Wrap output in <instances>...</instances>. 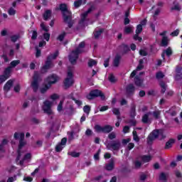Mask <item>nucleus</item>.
Here are the masks:
<instances>
[{"label": "nucleus", "mask_w": 182, "mask_h": 182, "mask_svg": "<svg viewBox=\"0 0 182 182\" xmlns=\"http://www.w3.org/2000/svg\"><path fill=\"white\" fill-rule=\"evenodd\" d=\"M151 114H152L151 112H149L142 116L141 122H142V123H144V124H151V119L149 118V116Z\"/></svg>", "instance_id": "nucleus-13"}, {"label": "nucleus", "mask_w": 182, "mask_h": 182, "mask_svg": "<svg viewBox=\"0 0 182 182\" xmlns=\"http://www.w3.org/2000/svg\"><path fill=\"white\" fill-rule=\"evenodd\" d=\"M97 65V61L96 60L90 59L88 60V66L89 68H93V66H96Z\"/></svg>", "instance_id": "nucleus-31"}, {"label": "nucleus", "mask_w": 182, "mask_h": 182, "mask_svg": "<svg viewBox=\"0 0 182 182\" xmlns=\"http://www.w3.org/2000/svg\"><path fill=\"white\" fill-rule=\"evenodd\" d=\"M82 2H83L82 0H76V1L74 2V6H75V8H79L80 6H81Z\"/></svg>", "instance_id": "nucleus-42"}, {"label": "nucleus", "mask_w": 182, "mask_h": 182, "mask_svg": "<svg viewBox=\"0 0 182 182\" xmlns=\"http://www.w3.org/2000/svg\"><path fill=\"white\" fill-rule=\"evenodd\" d=\"M91 107L89 105H85L83 107V112L86 113V114H89L90 113Z\"/></svg>", "instance_id": "nucleus-41"}, {"label": "nucleus", "mask_w": 182, "mask_h": 182, "mask_svg": "<svg viewBox=\"0 0 182 182\" xmlns=\"http://www.w3.org/2000/svg\"><path fill=\"white\" fill-rule=\"evenodd\" d=\"M12 86H14V80H9L4 86V91L6 92H9Z\"/></svg>", "instance_id": "nucleus-16"}, {"label": "nucleus", "mask_w": 182, "mask_h": 182, "mask_svg": "<svg viewBox=\"0 0 182 182\" xmlns=\"http://www.w3.org/2000/svg\"><path fill=\"white\" fill-rule=\"evenodd\" d=\"M103 32H105V28H100L99 31H94V37L95 39H99V38H100V36L102 35V33H103Z\"/></svg>", "instance_id": "nucleus-25"}, {"label": "nucleus", "mask_w": 182, "mask_h": 182, "mask_svg": "<svg viewBox=\"0 0 182 182\" xmlns=\"http://www.w3.org/2000/svg\"><path fill=\"white\" fill-rule=\"evenodd\" d=\"M41 29L44 31V32H49V26H45V23H41L40 25Z\"/></svg>", "instance_id": "nucleus-45"}, {"label": "nucleus", "mask_w": 182, "mask_h": 182, "mask_svg": "<svg viewBox=\"0 0 182 182\" xmlns=\"http://www.w3.org/2000/svg\"><path fill=\"white\" fill-rule=\"evenodd\" d=\"M120 60H122V55H120L119 53L116 54L112 62L113 66H114V68H119L120 65Z\"/></svg>", "instance_id": "nucleus-15"}, {"label": "nucleus", "mask_w": 182, "mask_h": 182, "mask_svg": "<svg viewBox=\"0 0 182 182\" xmlns=\"http://www.w3.org/2000/svg\"><path fill=\"white\" fill-rule=\"evenodd\" d=\"M96 97H100L101 100H106V95L100 90H92L88 95H86L87 100H93Z\"/></svg>", "instance_id": "nucleus-5"}, {"label": "nucleus", "mask_w": 182, "mask_h": 182, "mask_svg": "<svg viewBox=\"0 0 182 182\" xmlns=\"http://www.w3.org/2000/svg\"><path fill=\"white\" fill-rule=\"evenodd\" d=\"M82 53V50L79 48H76L75 50L72 51L70 55H69V62L71 65H76V62H77V59H79V55Z\"/></svg>", "instance_id": "nucleus-7"}, {"label": "nucleus", "mask_w": 182, "mask_h": 182, "mask_svg": "<svg viewBox=\"0 0 182 182\" xmlns=\"http://www.w3.org/2000/svg\"><path fill=\"white\" fill-rule=\"evenodd\" d=\"M176 143V139L171 138L168 141L166 142L164 149L165 150H168L173 147V144Z\"/></svg>", "instance_id": "nucleus-17"}, {"label": "nucleus", "mask_w": 182, "mask_h": 182, "mask_svg": "<svg viewBox=\"0 0 182 182\" xmlns=\"http://www.w3.org/2000/svg\"><path fill=\"white\" fill-rule=\"evenodd\" d=\"M68 156H71V157H74L75 159L80 157V153L76 151L68 152Z\"/></svg>", "instance_id": "nucleus-32"}, {"label": "nucleus", "mask_w": 182, "mask_h": 182, "mask_svg": "<svg viewBox=\"0 0 182 182\" xmlns=\"http://www.w3.org/2000/svg\"><path fill=\"white\" fill-rule=\"evenodd\" d=\"M132 134H133V139L135 141H136V142L140 141V138H139V136L137 135V132L136 131H133Z\"/></svg>", "instance_id": "nucleus-38"}, {"label": "nucleus", "mask_w": 182, "mask_h": 182, "mask_svg": "<svg viewBox=\"0 0 182 182\" xmlns=\"http://www.w3.org/2000/svg\"><path fill=\"white\" fill-rule=\"evenodd\" d=\"M57 110L58 112H62V110H63V101H60V103L58 105L57 107Z\"/></svg>", "instance_id": "nucleus-50"}, {"label": "nucleus", "mask_w": 182, "mask_h": 182, "mask_svg": "<svg viewBox=\"0 0 182 182\" xmlns=\"http://www.w3.org/2000/svg\"><path fill=\"white\" fill-rule=\"evenodd\" d=\"M122 147V143L120 141H112L107 144V149L113 150V151H119Z\"/></svg>", "instance_id": "nucleus-10"}, {"label": "nucleus", "mask_w": 182, "mask_h": 182, "mask_svg": "<svg viewBox=\"0 0 182 182\" xmlns=\"http://www.w3.org/2000/svg\"><path fill=\"white\" fill-rule=\"evenodd\" d=\"M58 56H59V50H56L53 54H50L47 56L45 65L41 68V73H46L49 69L55 67V64L52 62V59L55 60Z\"/></svg>", "instance_id": "nucleus-3"}, {"label": "nucleus", "mask_w": 182, "mask_h": 182, "mask_svg": "<svg viewBox=\"0 0 182 182\" xmlns=\"http://www.w3.org/2000/svg\"><path fill=\"white\" fill-rule=\"evenodd\" d=\"M19 63H21V60H14L10 63V65H11L10 67L11 68H16V66H18V65H19Z\"/></svg>", "instance_id": "nucleus-34"}, {"label": "nucleus", "mask_w": 182, "mask_h": 182, "mask_svg": "<svg viewBox=\"0 0 182 182\" xmlns=\"http://www.w3.org/2000/svg\"><path fill=\"white\" fill-rule=\"evenodd\" d=\"M51 100H58L59 99V95L58 94H53L50 96Z\"/></svg>", "instance_id": "nucleus-60"}, {"label": "nucleus", "mask_w": 182, "mask_h": 182, "mask_svg": "<svg viewBox=\"0 0 182 182\" xmlns=\"http://www.w3.org/2000/svg\"><path fill=\"white\" fill-rule=\"evenodd\" d=\"M59 9L62 12L63 21L64 23L68 25V28L71 29L75 25V20L72 16V11L68 9V5L66 4H60L59 6Z\"/></svg>", "instance_id": "nucleus-1"}, {"label": "nucleus", "mask_w": 182, "mask_h": 182, "mask_svg": "<svg viewBox=\"0 0 182 182\" xmlns=\"http://www.w3.org/2000/svg\"><path fill=\"white\" fill-rule=\"evenodd\" d=\"M43 39L46 41V42H49L50 39V33L46 32L43 34Z\"/></svg>", "instance_id": "nucleus-37"}, {"label": "nucleus", "mask_w": 182, "mask_h": 182, "mask_svg": "<svg viewBox=\"0 0 182 182\" xmlns=\"http://www.w3.org/2000/svg\"><path fill=\"white\" fill-rule=\"evenodd\" d=\"M139 33H136L134 36V41H139V42H141L143 41V38L140 36H139Z\"/></svg>", "instance_id": "nucleus-55"}, {"label": "nucleus", "mask_w": 182, "mask_h": 182, "mask_svg": "<svg viewBox=\"0 0 182 182\" xmlns=\"http://www.w3.org/2000/svg\"><path fill=\"white\" fill-rule=\"evenodd\" d=\"M32 159V154L31 153H27L24 155L23 159L26 161V160H31Z\"/></svg>", "instance_id": "nucleus-47"}, {"label": "nucleus", "mask_w": 182, "mask_h": 182, "mask_svg": "<svg viewBox=\"0 0 182 182\" xmlns=\"http://www.w3.org/2000/svg\"><path fill=\"white\" fill-rule=\"evenodd\" d=\"M42 109L44 113L48 114V116L53 114V112H52V102L49 100L44 101Z\"/></svg>", "instance_id": "nucleus-9"}, {"label": "nucleus", "mask_w": 182, "mask_h": 182, "mask_svg": "<svg viewBox=\"0 0 182 182\" xmlns=\"http://www.w3.org/2000/svg\"><path fill=\"white\" fill-rule=\"evenodd\" d=\"M134 166L135 168H140L141 167V162L140 161H135Z\"/></svg>", "instance_id": "nucleus-58"}, {"label": "nucleus", "mask_w": 182, "mask_h": 182, "mask_svg": "<svg viewBox=\"0 0 182 182\" xmlns=\"http://www.w3.org/2000/svg\"><path fill=\"white\" fill-rule=\"evenodd\" d=\"M156 77L158 80H160V79H164V74L161 71L157 72L156 74Z\"/></svg>", "instance_id": "nucleus-35"}, {"label": "nucleus", "mask_w": 182, "mask_h": 182, "mask_svg": "<svg viewBox=\"0 0 182 182\" xmlns=\"http://www.w3.org/2000/svg\"><path fill=\"white\" fill-rule=\"evenodd\" d=\"M167 136L164 134V131L161 129H154L147 136L146 143L147 144H153L154 140L159 139V140H164Z\"/></svg>", "instance_id": "nucleus-2"}, {"label": "nucleus", "mask_w": 182, "mask_h": 182, "mask_svg": "<svg viewBox=\"0 0 182 182\" xmlns=\"http://www.w3.org/2000/svg\"><path fill=\"white\" fill-rule=\"evenodd\" d=\"M50 16H52V10H46L43 14V18L45 21H48Z\"/></svg>", "instance_id": "nucleus-22"}, {"label": "nucleus", "mask_w": 182, "mask_h": 182, "mask_svg": "<svg viewBox=\"0 0 182 182\" xmlns=\"http://www.w3.org/2000/svg\"><path fill=\"white\" fill-rule=\"evenodd\" d=\"M94 129L96 132V133H110L113 130V127L110 125H105L104 127H102L99 124H97L94 127Z\"/></svg>", "instance_id": "nucleus-8"}, {"label": "nucleus", "mask_w": 182, "mask_h": 182, "mask_svg": "<svg viewBox=\"0 0 182 182\" xmlns=\"http://www.w3.org/2000/svg\"><path fill=\"white\" fill-rule=\"evenodd\" d=\"M10 38H11V42H14V43H15V42H16V41L19 39V36L14 35V36H11Z\"/></svg>", "instance_id": "nucleus-51"}, {"label": "nucleus", "mask_w": 182, "mask_h": 182, "mask_svg": "<svg viewBox=\"0 0 182 182\" xmlns=\"http://www.w3.org/2000/svg\"><path fill=\"white\" fill-rule=\"evenodd\" d=\"M108 79H109V82H111V83H115V82H116V77H114V75L113 74H111L109 76Z\"/></svg>", "instance_id": "nucleus-54"}, {"label": "nucleus", "mask_w": 182, "mask_h": 182, "mask_svg": "<svg viewBox=\"0 0 182 182\" xmlns=\"http://www.w3.org/2000/svg\"><path fill=\"white\" fill-rule=\"evenodd\" d=\"M8 14L9 15H10L11 16L15 15V14H16V10L14 9V8L11 7L9 11H8Z\"/></svg>", "instance_id": "nucleus-48"}, {"label": "nucleus", "mask_w": 182, "mask_h": 182, "mask_svg": "<svg viewBox=\"0 0 182 182\" xmlns=\"http://www.w3.org/2000/svg\"><path fill=\"white\" fill-rule=\"evenodd\" d=\"M36 58H41V55H42V51L41 49L38 48V47L36 48Z\"/></svg>", "instance_id": "nucleus-53"}, {"label": "nucleus", "mask_w": 182, "mask_h": 182, "mask_svg": "<svg viewBox=\"0 0 182 182\" xmlns=\"http://www.w3.org/2000/svg\"><path fill=\"white\" fill-rule=\"evenodd\" d=\"M182 79V74H176L175 75V80L178 81V80H181Z\"/></svg>", "instance_id": "nucleus-64"}, {"label": "nucleus", "mask_w": 182, "mask_h": 182, "mask_svg": "<svg viewBox=\"0 0 182 182\" xmlns=\"http://www.w3.org/2000/svg\"><path fill=\"white\" fill-rule=\"evenodd\" d=\"M141 160L144 163H149V161H151V156H150V155H144L141 157Z\"/></svg>", "instance_id": "nucleus-30"}, {"label": "nucleus", "mask_w": 182, "mask_h": 182, "mask_svg": "<svg viewBox=\"0 0 182 182\" xmlns=\"http://www.w3.org/2000/svg\"><path fill=\"white\" fill-rule=\"evenodd\" d=\"M166 56L170 57L173 55V50H171V47H168L166 50L164 51Z\"/></svg>", "instance_id": "nucleus-36"}, {"label": "nucleus", "mask_w": 182, "mask_h": 182, "mask_svg": "<svg viewBox=\"0 0 182 182\" xmlns=\"http://www.w3.org/2000/svg\"><path fill=\"white\" fill-rule=\"evenodd\" d=\"M134 92H136V87L133 84H129L126 87V94L127 96H133L134 95Z\"/></svg>", "instance_id": "nucleus-12"}, {"label": "nucleus", "mask_w": 182, "mask_h": 182, "mask_svg": "<svg viewBox=\"0 0 182 182\" xmlns=\"http://www.w3.org/2000/svg\"><path fill=\"white\" fill-rule=\"evenodd\" d=\"M102 152V150L100 149H99L97 150V151L96 152V154L94 155V159L95 160H100V153Z\"/></svg>", "instance_id": "nucleus-46"}, {"label": "nucleus", "mask_w": 182, "mask_h": 182, "mask_svg": "<svg viewBox=\"0 0 182 182\" xmlns=\"http://www.w3.org/2000/svg\"><path fill=\"white\" fill-rule=\"evenodd\" d=\"M180 33V30L178 29H176L174 31H173L171 33V36H178V34Z\"/></svg>", "instance_id": "nucleus-62"}, {"label": "nucleus", "mask_w": 182, "mask_h": 182, "mask_svg": "<svg viewBox=\"0 0 182 182\" xmlns=\"http://www.w3.org/2000/svg\"><path fill=\"white\" fill-rule=\"evenodd\" d=\"M6 80H8V78L4 75H0V85L1 83H4Z\"/></svg>", "instance_id": "nucleus-57"}, {"label": "nucleus", "mask_w": 182, "mask_h": 182, "mask_svg": "<svg viewBox=\"0 0 182 182\" xmlns=\"http://www.w3.org/2000/svg\"><path fill=\"white\" fill-rule=\"evenodd\" d=\"M37 38H38V31H33L31 40L32 41H36Z\"/></svg>", "instance_id": "nucleus-49"}, {"label": "nucleus", "mask_w": 182, "mask_h": 182, "mask_svg": "<svg viewBox=\"0 0 182 182\" xmlns=\"http://www.w3.org/2000/svg\"><path fill=\"white\" fill-rule=\"evenodd\" d=\"M12 72V67L9 66L6 68H5L4 71V75L7 78L9 79L11 77V73Z\"/></svg>", "instance_id": "nucleus-20"}, {"label": "nucleus", "mask_w": 182, "mask_h": 182, "mask_svg": "<svg viewBox=\"0 0 182 182\" xmlns=\"http://www.w3.org/2000/svg\"><path fill=\"white\" fill-rule=\"evenodd\" d=\"M63 147H64L63 145H61V144H58L55 146V151H57V153L62 151V150H63Z\"/></svg>", "instance_id": "nucleus-44"}, {"label": "nucleus", "mask_w": 182, "mask_h": 182, "mask_svg": "<svg viewBox=\"0 0 182 182\" xmlns=\"http://www.w3.org/2000/svg\"><path fill=\"white\" fill-rule=\"evenodd\" d=\"M161 46H168V38L167 36H164L162 38L161 42Z\"/></svg>", "instance_id": "nucleus-27"}, {"label": "nucleus", "mask_w": 182, "mask_h": 182, "mask_svg": "<svg viewBox=\"0 0 182 182\" xmlns=\"http://www.w3.org/2000/svg\"><path fill=\"white\" fill-rule=\"evenodd\" d=\"M32 79L31 87L33 89V92L36 93L39 89V83L42 82V75L39 71H34Z\"/></svg>", "instance_id": "nucleus-4"}, {"label": "nucleus", "mask_w": 182, "mask_h": 182, "mask_svg": "<svg viewBox=\"0 0 182 182\" xmlns=\"http://www.w3.org/2000/svg\"><path fill=\"white\" fill-rule=\"evenodd\" d=\"M139 55L141 56H147L148 53L147 51H146L145 50L141 49L139 50Z\"/></svg>", "instance_id": "nucleus-61"}, {"label": "nucleus", "mask_w": 182, "mask_h": 182, "mask_svg": "<svg viewBox=\"0 0 182 182\" xmlns=\"http://www.w3.org/2000/svg\"><path fill=\"white\" fill-rule=\"evenodd\" d=\"M65 36H66V33L63 32L57 37V41H60V42H62L63 41V39H65Z\"/></svg>", "instance_id": "nucleus-39"}, {"label": "nucleus", "mask_w": 182, "mask_h": 182, "mask_svg": "<svg viewBox=\"0 0 182 182\" xmlns=\"http://www.w3.org/2000/svg\"><path fill=\"white\" fill-rule=\"evenodd\" d=\"M159 85L161 87V93L162 95H164V93H166V82H164V81H161L159 83Z\"/></svg>", "instance_id": "nucleus-28"}, {"label": "nucleus", "mask_w": 182, "mask_h": 182, "mask_svg": "<svg viewBox=\"0 0 182 182\" xmlns=\"http://www.w3.org/2000/svg\"><path fill=\"white\" fill-rule=\"evenodd\" d=\"M14 139L15 140H18L20 139L18 149L22 150V148L26 146V141H25V134L23 132H21V133L15 132Z\"/></svg>", "instance_id": "nucleus-6"}, {"label": "nucleus", "mask_w": 182, "mask_h": 182, "mask_svg": "<svg viewBox=\"0 0 182 182\" xmlns=\"http://www.w3.org/2000/svg\"><path fill=\"white\" fill-rule=\"evenodd\" d=\"M108 139H109V140H114V139H116V133L114 132H111L108 134Z\"/></svg>", "instance_id": "nucleus-52"}, {"label": "nucleus", "mask_w": 182, "mask_h": 182, "mask_svg": "<svg viewBox=\"0 0 182 182\" xmlns=\"http://www.w3.org/2000/svg\"><path fill=\"white\" fill-rule=\"evenodd\" d=\"M141 32H143V26H141V24H138L136 26V29L135 33L140 34Z\"/></svg>", "instance_id": "nucleus-43"}, {"label": "nucleus", "mask_w": 182, "mask_h": 182, "mask_svg": "<svg viewBox=\"0 0 182 182\" xmlns=\"http://www.w3.org/2000/svg\"><path fill=\"white\" fill-rule=\"evenodd\" d=\"M112 112L117 116V119H120V109H119V108H113Z\"/></svg>", "instance_id": "nucleus-33"}, {"label": "nucleus", "mask_w": 182, "mask_h": 182, "mask_svg": "<svg viewBox=\"0 0 182 182\" xmlns=\"http://www.w3.org/2000/svg\"><path fill=\"white\" fill-rule=\"evenodd\" d=\"M67 76L69 79H73V72L70 69L68 70Z\"/></svg>", "instance_id": "nucleus-59"}, {"label": "nucleus", "mask_w": 182, "mask_h": 182, "mask_svg": "<svg viewBox=\"0 0 182 182\" xmlns=\"http://www.w3.org/2000/svg\"><path fill=\"white\" fill-rule=\"evenodd\" d=\"M58 75L55 74H52L47 77L46 82H47V85H49L50 86H52L53 85H55V83H57L58 80Z\"/></svg>", "instance_id": "nucleus-11"}, {"label": "nucleus", "mask_w": 182, "mask_h": 182, "mask_svg": "<svg viewBox=\"0 0 182 182\" xmlns=\"http://www.w3.org/2000/svg\"><path fill=\"white\" fill-rule=\"evenodd\" d=\"M125 33H132V27L127 26L124 28Z\"/></svg>", "instance_id": "nucleus-63"}, {"label": "nucleus", "mask_w": 182, "mask_h": 182, "mask_svg": "<svg viewBox=\"0 0 182 182\" xmlns=\"http://www.w3.org/2000/svg\"><path fill=\"white\" fill-rule=\"evenodd\" d=\"M63 83H64V89L65 90H67V89H69V87H71V86H73V83H75V82L73 81V79L66 77Z\"/></svg>", "instance_id": "nucleus-14"}, {"label": "nucleus", "mask_w": 182, "mask_h": 182, "mask_svg": "<svg viewBox=\"0 0 182 182\" xmlns=\"http://www.w3.org/2000/svg\"><path fill=\"white\" fill-rule=\"evenodd\" d=\"M152 114L155 120H159V119H160V114H161V112L160 110L154 111Z\"/></svg>", "instance_id": "nucleus-29"}, {"label": "nucleus", "mask_w": 182, "mask_h": 182, "mask_svg": "<svg viewBox=\"0 0 182 182\" xmlns=\"http://www.w3.org/2000/svg\"><path fill=\"white\" fill-rule=\"evenodd\" d=\"M166 113H168V114H170V116H171L172 117H174V116H177V111L176 110L175 107H172L171 109L166 111Z\"/></svg>", "instance_id": "nucleus-24"}, {"label": "nucleus", "mask_w": 182, "mask_h": 182, "mask_svg": "<svg viewBox=\"0 0 182 182\" xmlns=\"http://www.w3.org/2000/svg\"><path fill=\"white\" fill-rule=\"evenodd\" d=\"M130 117L132 119H134L136 117V105L134 103L131 104V109H130Z\"/></svg>", "instance_id": "nucleus-18"}, {"label": "nucleus", "mask_w": 182, "mask_h": 182, "mask_svg": "<svg viewBox=\"0 0 182 182\" xmlns=\"http://www.w3.org/2000/svg\"><path fill=\"white\" fill-rule=\"evenodd\" d=\"M171 11H181V7L178 4L175 5L173 7L171 8Z\"/></svg>", "instance_id": "nucleus-56"}, {"label": "nucleus", "mask_w": 182, "mask_h": 182, "mask_svg": "<svg viewBox=\"0 0 182 182\" xmlns=\"http://www.w3.org/2000/svg\"><path fill=\"white\" fill-rule=\"evenodd\" d=\"M120 48H122L123 50V55H126L127 53H129V52H130V47H129L127 44L122 43L120 46Z\"/></svg>", "instance_id": "nucleus-23"}, {"label": "nucleus", "mask_w": 182, "mask_h": 182, "mask_svg": "<svg viewBox=\"0 0 182 182\" xmlns=\"http://www.w3.org/2000/svg\"><path fill=\"white\" fill-rule=\"evenodd\" d=\"M113 168H114V160L111 159L109 163L106 165V170H107V171H112Z\"/></svg>", "instance_id": "nucleus-21"}, {"label": "nucleus", "mask_w": 182, "mask_h": 182, "mask_svg": "<svg viewBox=\"0 0 182 182\" xmlns=\"http://www.w3.org/2000/svg\"><path fill=\"white\" fill-rule=\"evenodd\" d=\"M134 85H136L138 87H141L143 86V80L140 78L139 76H136L134 79Z\"/></svg>", "instance_id": "nucleus-19"}, {"label": "nucleus", "mask_w": 182, "mask_h": 182, "mask_svg": "<svg viewBox=\"0 0 182 182\" xmlns=\"http://www.w3.org/2000/svg\"><path fill=\"white\" fill-rule=\"evenodd\" d=\"M159 180L161 181H167V176H166V173L164 172L161 173L159 175Z\"/></svg>", "instance_id": "nucleus-40"}, {"label": "nucleus", "mask_w": 182, "mask_h": 182, "mask_svg": "<svg viewBox=\"0 0 182 182\" xmlns=\"http://www.w3.org/2000/svg\"><path fill=\"white\" fill-rule=\"evenodd\" d=\"M52 86H50L49 84H46L44 85V87H41L40 89V92L42 95H45V93H46V92H48V90H49L50 89Z\"/></svg>", "instance_id": "nucleus-26"}]
</instances>
